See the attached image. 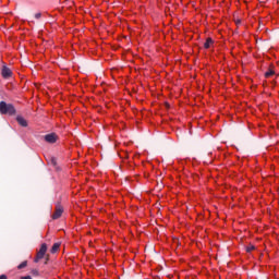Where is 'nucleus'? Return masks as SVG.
<instances>
[{"label": "nucleus", "mask_w": 279, "mask_h": 279, "mask_svg": "<svg viewBox=\"0 0 279 279\" xmlns=\"http://www.w3.org/2000/svg\"><path fill=\"white\" fill-rule=\"evenodd\" d=\"M44 140L46 143H50V145H53V143L58 142V134L56 133H49L44 136Z\"/></svg>", "instance_id": "4"}, {"label": "nucleus", "mask_w": 279, "mask_h": 279, "mask_svg": "<svg viewBox=\"0 0 279 279\" xmlns=\"http://www.w3.org/2000/svg\"><path fill=\"white\" fill-rule=\"evenodd\" d=\"M0 113L9 114V117H14V114H16V108H14V105L12 104L0 101Z\"/></svg>", "instance_id": "1"}, {"label": "nucleus", "mask_w": 279, "mask_h": 279, "mask_svg": "<svg viewBox=\"0 0 279 279\" xmlns=\"http://www.w3.org/2000/svg\"><path fill=\"white\" fill-rule=\"evenodd\" d=\"M0 279H8L7 275H0Z\"/></svg>", "instance_id": "15"}, {"label": "nucleus", "mask_w": 279, "mask_h": 279, "mask_svg": "<svg viewBox=\"0 0 279 279\" xmlns=\"http://www.w3.org/2000/svg\"><path fill=\"white\" fill-rule=\"evenodd\" d=\"M41 16H43V13H36L35 14V19H41Z\"/></svg>", "instance_id": "14"}, {"label": "nucleus", "mask_w": 279, "mask_h": 279, "mask_svg": "<svg viewBox=\"0 0 279 279\" xmlns=\"http://www.w3.org/2000/svg\"><path fill=\"white\" fill-rule=\"evenodd\" d=\"M45 254H47V244L43 243L39 251L37 252L35 263H38L39 260H43L45 258Z\"/></svg>", "instance_id": "2"}, {"label": "nucleus", "mask_w": 279, "mask_h": 279, "mask_svg": "<svg viewBox=\"0 0 279 279\" xmlns=\"http://www.w3.org/2000/svg\"><path fill=\"white\" fill-rule=\"evenodd\" d=\"M60 250V243H54L50 250L51 254H56Z\"/></svg>", "instance_id": "9"}, {"label": "nucleus", "mask_w": 279, "mask_h": 279, "mask_svg": "<svg viewBox=\"0 0 279 279\" xmlns=\"http://www.w3.org/2000/svg\"><path fill=\"white\" fill-rule=\"evenodd\" d=\"M1 75H2V77H4V80H8V77H12V70H10V68L3 65Z\"/></svg>", "instance_id": "5"}, {"label": "nucleus", "mask_w": 279, "mask_h": 279, "mask_svg": "<svg viewBox=\"0 0 279 279\" xmlns=\"http://www.w3.org/2000/svg\"><path fill=\"white\" fill-rule=\"evenodd\" d=\"M275 71L274 70H269L268 72L265 73V77H271V75H275Z\"/></svg>", "instance_id": "11"}, {"label": "nucleus", "mask_w": 279, "mask_h": 279, "mask_svg": "<svg viewBox=\"0 0 279 279\" xmlns=\"http://www.w3.org/2000/svg\"><path fill=\"white\" fill-rule=\"evenodd\" d=\"M16 121L22 128H27V120H25V118L17 116Z\"/></svg>", "instance_id": "6"}, {"label": "nucleus", "mask_w": 279, "mask_h": 279, "mask_svg": "<svg viewBox=\"0 0 279 279\" xmlns=\"http://www.w3.org/2000/svg\"><path fill=\"white\" fill-rule=\"evenodd\" d=\"M31 274L32 276H39L38 269H33Z\"/></svg>", "instance_id": "13"}, {"label": "nucleus", "mask_w": 279, "mask_h": 279, "mask_svg": "<svg viewBox=\"0 0 279 279\" xmlns=\"http://www.w3.org/2000/svg\"><path fill=\"white\" fill-rule=\"evenodd\" d=\"M210 45H213V38H207L206 41L204 43V48L210 49Z\"/></svg>", "instance_id": "8"}, {"label": "nucleus", "mask_w": 279, "mask_h": 279, "mask_svg": "<svg viewBox=\"0 0 279 279\" xmlns=\"http://www.w3.org/2000/svg\"><path fill=\"white\" fill-rule=\"evenodd\" d=\"M27 267V260L22 262L19 266L17 269H25Z\"/></svg>", "instance_id": "10"}, {"label": "nucleus", "mask_w": 279, "mask_h": 279, "mask_svg": "<svg viewBox=\"0 0 279 279\" xmlns=\"http://www.w3.org/2000/svg\"><path fill=\"white\" fill-rule=\"evenodd\" d=\"M254 250H256V246H254V245H248V246H246V252H254Z\"/></svg>", "instance_id": "12"}, {"label": "nucleus", "mask_w": 279, "mask_h": 279, "mask_svg": "<svg viewBox=\"0 0 279 279\" xmlns=\"http://www.w3.org/2000/svg\"><path fill=\"white\" fill-rule=\"evenodd\" d=\"M62 213H64V207L58 203L54 208V213L52 215V219H60L62 217Z\"/></svg>", "instance_id": "3"}, {"label": "nucleus", "mask_w": 279, "mask_h": 279, "mask_svg": "<svg viewBox=\"0 0 279 279\" xmlns=\"http://www.w3.org/2000/svg\"><path fill=\"white\" fill-rule=\"evenodd\" d=\"M48 163L54 168H58V159L56 157H49Z\"/></svg>", "instance_id": "7"}]
</instances>
